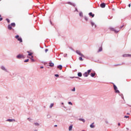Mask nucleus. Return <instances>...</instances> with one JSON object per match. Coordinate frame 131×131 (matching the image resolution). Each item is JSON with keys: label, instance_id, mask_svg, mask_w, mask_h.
<instances>
[{"label": "nucleus", "instance_id": "f257e3e1", "mask_svg": "<svg viewBox=\"0 0 131 131\" xmlns=\"http://www.w3.org/2000/svg\"><path fill=\"white\" fill-rule=\"evenodd\" d=\"M91 72V70H89L88 71V72H85V73H84L83 74V76H84V77H87L90 75Z\"/></svg>", "mask_w": 131, "mask_h": 131}, {"label": "nucleus", "instance_id": "f03ea898", "mask_svg": "<svg viewBox=\"0 0 131 131\" xmlns=\"http://www.w3.org/2000/svg\"><path fill=\"white\" fill-rule=\"evenodd\" d=\"M114 90L115 91L116 93H117V94L120 93V91L117 90V87L116 86V85H114Z\"/></svg>", "mask_w": 131, "mask_h": 131}, {"label": "nucleus", "instance_id": "7ed1b4c3", "mask_svg": "<svg viewBox=\"0 0 131 131\" xmlns=\"http://www.w3.org/2000/svg\"><path fill=\"white\" fill-rule=\"evenodd\" d=\"M25 58L24 56L21 54H19L17 56V59H21V58Z\"/></svg>", "mask_w": 131, "mask_h": 131}, {"label": "nucleus", "instance_id": "20e7f679", "mask_svg": "<svg viewBox=\"0 0 131 131\" xmlns=\"http://www.w3.org/2000/svg\"><path fill=\"white\" fill-rule=\"evenodd\" d=\"M77 54H78L79 55H80L81 57H84V55L81 54V52H80L79 50L76 51Z\"/></svg>", "mask_w": 131, "mask_h": 131}, {"label": "nucleus", "instance_id": "39448f33", "mask_svg": "<svg viewBox=\"0 0 131 131\" xmlns=\"http://www.w3.org/2000/svg\"><path fill=\"white\" fill-rule=\"evenodd\" d=\"M100 7L101 8H105L106 7V4L105 3H102L101 5H100Z\"/></svg>", "mask_w": 131, "mask_h": 131}, {"label": "nucleus", "instance_id": "423d86ee", "mask_svg": "<svg viewBox=\"0 0 131 131\" xmlns=\"http://www.w3.org/2000/svg\"><path fill=\"white\" fill-rule=\"evenodd\" d=\"M110 30L112 31H114L116 33H117L119 31H117L114 28H111Z\"/></svg>", "mask_w": 131, "mask_h": 131}, {"label": "nucleus", "instance_id": "0eeeda50", "mask_svg": "<svg viewBox=\"0 0 131 131\" xmlns=\"http://www.w3.org/2000/svg\"><path fill=\"white\" fill-rule=\"evenodd\" d=\"M90 128H94L95 127V125H94V123H93L91 125H90Z\"/></svg>", "mask_w": 131, "mask_h": 131}, {"label": "nucleus", "instance_id": "6e6552de", "mask_svg": "<svg viewBox=\"0 0 131 131\" xmlns=\"http://www.w3.org/2000/svg\"><path fill=\"white\" fill-rule=\"evenodd\" d=\"M12 26H11V25H8V30H12V27H11Z\"/></svg>", "mask_w": 131, "mask_h": 131}, {"label": "nucleus", "instance_id": "1a4fd4ad", "mask_svg": "<svg viewBox=\"0 0 131 131\" xmlns=\"http://www.w3.org/2000/svg\"><path fill=\"white\" fill-rule=\"evenodd\" d=\"M123 57H131V54H124Z\"/></svg>", "mask_w": 131, "mask_h": 131}, {"label": "nucleus", "instance_id": "9d476101", "mask_svg": "<svg viewBox=\"0 0 131 131\" xmlns=\"http://www.w3.org/2000/svg\"><path fill=\"white\" fill-rule=\"evenodd\" d=\"M89 15H90V16H92V17H94L95 16V15H94V14H93L92 12H90V13H89Z\"/></svg>", "mask_w": 131, "mask_h": 131}, {"label": "nucleus", "instance_id": "9b49d317", "mask_svg": "<svg viewBox=\"0 0 131 131\" xmlns=\"http://www.w3.org/2000/svg\"><path fill=\"white\" fill-rule=\"evenodd\" d=\"M49 66L51 67H53L54 66V63H52V62H49Z\"/></svg>", "mask_w": 131, "mask_h": 131}, {"label": "nucleus", "instance_id": "f8f14e48", "mask_svg": "<svg viewBox=\"0 0 131 131\" xmlns=\"http://www.w3.org/2000/svg\"><path fill=\"white\" fill-rule=\"evenodd\" d=\"M73 126L71 125L70 127H69V130L71 131L72 130Z\"/></svg>", "mask_w": 131, "mask_h": 131}, {"label": "nucleus", "instance_id": "ddd939ff", "mask_svg": "<svg viewBox=\"0 0 131 131\" xmlns=\"http://www.w3.org/2000/svg\"><path fill=\"white\" fill-rule=\"evenodd\" d=\"M17 40L20 41V42H23V40L22 38L19 37L18 39H17Z\"/></svg>", "mask_w": 131, "mask_h": 131}, {"label": "nucleus", "instance_id": "4468645a", "mask_svg": "<svg viewBox=\"0 0 131 131\" xmlns=\"http://www.w3.org/2000/svg\"><path fill=\"white\" fill-rule=\"evenodd\" d=\"M79 120H80V121H82L83 123H84L85 122V121L84 120V119H82V118H80L79 119Z\"/></svg>", "mask_w": 131, "mask_h": 131}, {"label": "nucleus", "instance_id": "2eb2a0df", "mask_svg": "<svg viewBox=\"0 0 131 131\" xmlns=\"http://www.w3.org/2000/svg\"><path fill=\"white\" fill-rule=\"evenodd\" d=\"M57 68L59 69L60 70H61L62 68V66H58Z\"/></svg>", "mask_w": 131, "mask_h": 131}, {"label": "nucleus", "instance_id": "dca6fc26", "mask_svg": "<svg viewBox=\"0 0 131 131\" xmlns=\"http://www.w3.org/2000/svg\"><path fill=\"white\" fill-rule=\"evenodd\" d=\"M11 26L13 27H15V24L13 23L11 24Z\"/></svg>", "mask_w": 131, "mask_h": 131}, {"label": "nucleus", "instance_id": "f3484780", "mask_svg": "<svg viewBox=\"0 0 131 131\" xmlns=\"http://www.w3.org/2000/svg\"><path fill=\"white\" fill-rule=\"evenodd\" d=\"M78 75L79 77H82V73H78Z\"/></svg>", "mask_w": 131, "mask_h": 131}, {"label": "nucleus", "instance_id": "a211bd4d", "mask_svg": "<svg viewBox=\"0 0 131 131\" xmlns=\"http://www.w3.org/2000/svg\"><path fill=\"white\" fill-rule=\"evenodd\" d=\"M53 105H54V103H51V105H50V108H52V107L53 106Z\"/></svg>", "mask_w": 131, "mask_h": 131}, {"label": "nucleus", "instance_id": "6ab92c4d", "mask_svg": "<svg viewBox=\"0 0 131 131\" xmlns=\"http://www.w3.org/2000/svg\"><path fill=\"white\" fill-rule=\"evenodd\" d=\"M95 73H91V76L92 77H94L95 76Z\"/></svg>", "mask_w": 131, "mask_h": 131}, {"label": "nucleus", "instance_id": "aec40b11", "mask_svg": "<svg viewBox=\"0 0 131 131\" xmlns=\"http://www.w3.org/2000/svg\"><path fill=\"white\" fill-rule=\"evenodd\" d=\"M79 59L80 61H83V59H82V58L81 57H80L79 58Z\"/></svg>", "mask_w": 131, "mask_h": 131}, {"label": "nucleus", "instance_id": "412c9836", "mask_svg": "<svg viewBox=\"0 0 131 131\" xmlns=\"http://www.w3.org/2000/svg\"><path fill=\"white\" fill-rule=\"evenodd\" d=\"M7 121L11 122H12L13 121V120H12V119H8Z\"/></svg>", "mask_w": 131, "mask_h": 131}, {"label": "nucleus", "instance_id": "4be33fe9", "mask_svg": "<svg viewBox=\"0 0 131 131\" xmlns=\"http://www.w3.org/2000/svg\"><path fill=\"white\" fill-rule=\"evenodd\" d=\"M34 125H36V126H39V125L38 123H35Z\"/></svg>", "mask_w": 131, "mask_h": 131}, {"label": "nucleus", "instance_id": "5701e85b", "mask_svg": "<svg viewBox=\"0 0 131 131\" xmlns=\"http://www.w3.org/2000/svg\"><path fill=\"white\" fill-rule=\"evenodd\" d=\"M102 51V48H100L99 50H98V52H101Z\"/></svg>", "mask_w": 131, "mask_h": 131}, {"label": "nucleus", "instance_id": "b1692460", "mask_svg": "<svg viewBox=\"0 0 131 131\" xmlns=\"http://www.w3.org/2000/svg\"><path fill=\"white\" fill-rule=\"evenodd\" d=\"M6 20L7 21L8 23H10V20L9 19L7 18Z\"/></svg>", "mask_w": 131, "mask_h": 131}, {"label": "nucleus", "instance_id": "393cba45", "mask_svg": "<svg viewBox=\"0 0 131 131\" xmlns=\"http://www.w3.org/2000/svg\"><path fill=\"white\" fill-rule=\"evenodd\" d=\"M91 25L92 27H94V26L95 25L94 23L93 22H91Z\"/></svg>", "mask_w": 131, "mask_h": 131}, {"label": "nucleus", "instance_id": "a878e982", "mask_svg": "<svg viewBox=\"0 0 131 131\" xmlns=\"http://www.w3.org/2000/svg\"><path fill=\"white\" fill-rule=\"evenodd\" d=\"M1 69H2L3 70H5V68L4 67H1Z\"/></svg>", "mask_w": 131, "mask_h": 131}, {"label": "nucleus", "instance_id": "bb28decb", "mask_svg": "<svg viewBox=\"0 0 131 131\" xmlns=\"http://www.w3.org/2000/svg\"><path fill=\"white\" fill-rule=\"evenodd\" d=\"M1 17H2V16H1V15H0V21H1L3 20V18Z\"/></svg>", "mask_w": 131, "mask_h": 131}, {"label": "nucleus", "instance_id": "cd10ccee", "mask_svg": "<svg viewBox=\"0 0 131 131\" xmlns=\"http://www.w3.org/2000/svg\"><path fill=\"white\" fill-rule=\"evenodd\" d=\"M84 19H85V21H88V18L87 17H85Z\"/></svg>", "mask_w": 131, "mask_h": 131}, {"label": "nucleus", "instance_id": "c85d7f7f", "mask_svg": "<svg viewBox=\"0 0 131 131\" xmlns=\"http://www.w3.org/2000/svg\"><path fill=\"white\" fill-rule=\"evenodd\" d=\"M15 38L18 39L19 37L18 35H16L15 36Z\"/></svg>", "mask_w": 131, "mask_h": 131}, {"label": "nucleus", "instance_id": "c756f323", "mask_svg": "<svg viewBox=\"0 0 131 131\" xmlns=\"http://www.w3.org/2000/svg\"><path fill=\"white\" fill-rule=\"evenodd\" d=\"M68 104H69V105H73L72 102H68Z\"/></svg>", "mask_w": 131, "mask_h": 131}, {"label": "nucleus", "instance_id": "7c9ffc66", "mask_svg": "<svg viewBox=\"0 0 131 131\" xmlns=\"http://www.w3.org/2000/svg\"><path fill=\"white\" fill-rule=\"evenodd\" d=\"M48 51H49V50H48V49H46L45 50V52H46V53H47Z\"/></svg>", "mask_w": 131, "mask_h": 131}, {"label": "nucleus", "instance_id": "2f4dec72", "mask_svg": "<svg viewBox=\"0 0 131 131\" xmlns=\"http://www.w3.org/2000/svg\"><path fill=\"white\" fill-rule=\"evenodd\" d=\"M28 61H29V59H28L25 60L24 61V62H28Z\"/></svg>", "mask_w": 131, "mask_h": 131}, {"label": "nucleus", "instance_id": "473e14b6", "mask_svg": "<svg viewBox=\"0 0 131 131\" xmlns=\"http://www.w3.org/2000/svg\"><path fill=\"white\" fill-rule=\"evenodd\" d=\"M72 91L75 92V88H74V89H73L72 90Z\"/></svg>", "mask_w": 131, "mask_h": 131}, {"label": "nucleus", "instance_id": "72a5a7b5", "mask_svg": "<svg viewBox=\"0 0 131 131\" xmlns=\"http://www.w3.org/2000/svg\"><path fill=\"white\" fill-rule=\"evenodd\" d=\"M129 117L127 116H125V117H124V118H128Z\"/></svg>", "mask_w": 131, "mask_h": 131}, {"label": "nucleus", "instance_id": "f704fd0d", "mask_svg": "<svg viewBox=\"0 0 131 131\" xmlns=\"http://www.w3.org/2000/svg\"><path fill=\"white\" fill-rule=\"evenodd\" d=\"M32 54L31 53H30L28 54V55H29V56H32Z\"/></svg>", "mask_w": 131, "mask_h": 131}, {"label": "nucleus", "instance_id": "c9c22d12", "mask_svg": "<svg viewBox=\"0 0 131 131\" xmlns=\"http://www.w3.org/2000/svg\"><path fill=\"white\" fill-rule=\"evenodd\" d=\"M55 76L56 77H58L59 76V75H58V74H55Z\"/></svg>", "mask_w": 131, "mask_h": 131}, {"label": "nucleus", "instance_id": "e433bc0d", "mask_svg": "<svg viewBox=\"0 0 131 131\" xmlns=\"http://www.w3.org/2000/svg\"><path fill=\"white\" fill-rule=\"evenodd\" d=\"M31 60H32V62L34 61V59H33V58H31Z\"/></svg>", "mask_w": 131, "mask_h": 131}, {"label": "nucleus", "instance_id": "4c0bfd02", "mask_svg": "<svg viewBox=\"0 0 131 131\" xmlns=\"http://www.w3.org/2000/svg\"><path fill=\"white\" fill-rule=\"evenodd\" d=\"M80 16H82V13H79Z\"/></svg>", "mask_w": 131, "mask_h": 131}, {"label": "nucleus", "instance_id": "58836bf2", "mask_svg": "<svg viewBox=\"0 0 131 131\" xmlns=\"http://www.w3.org/2000/svg\"><path fill=\"white\" fill-rule=\"evenodd\" d=\"M54 127H57V125H55Z\"/></svg>", "mask_w": 131, "mask_h": 131}, {"label": "nucleus", "instance_id": "ea45409f", "mask_svg": "<svg viewBox=\"0 0 131 131\" xmlns=\"http://www.w3.org/2000/svg\"><path fill=\"white\" fill-rule=\"evenodd\" d=\"M128 6L130 8V4H129V5H128Z\"/></svg>", "mask_w": 131, "mask_h": 131}, {"label": "nucleus", "instance_id": "a19ab883", "mask_svg": "<svg viewBox=\"0 0 131 131\" xmlns=\"http://www.w3.org/2000/svg\"><path fill=\"white\" fill-rule=\"evenodd\" d=\"M118 126H120V123H119L118 124Z\"/></svg>", "mask_w": 131, "mask_h": 131}, {"label": "nucleus", "instance_id": "79ce46f5", "mask_svg": "<svg viewBox=\"0 0 131 131\" xmlns=\"http://www.w3.org/2000/svg\"><path fill=\"white\" fill-rule=\"evenodd\" d=\"M40 68H41V69H43V67L41 66V67H40Z\"/></svg>", "mask_w": 131, "mask_h": 131}, {"label": "nucleus", "instance_id": "37998d69", "mask_svg": "<svg viewBox=\"0 0 131 131\" xmlns=\"http://www.w3.org/2000/svg\"><path fill=\"white\" fill-rule=\"evenodd\" d=\"M124 27V26H122L121 27V28H122V27Z\"/></svg>", "mask_w": 131, "mask_h": 131}, {"label": "nucleus", "instance_id": "c03bdc74", "mask_svg": "<svg viewBox=\"0 0 131 131\" xmlns=\"http://www.w3.org/2000/svg\"><path fill=\"white\" fill-rule=\"evenodd\" d=\"M119 66L118 64H117V65H115V66Z\"/></svg>", "mask_w": 131, "mask_h": 131}, {"label": "nucleus", "instance_id": "a18cd8bd", "mask_svg": "<svg viewBox=\"0 0 131 131\" xmlns=\"http://www.w3.org/2000/svg\"><path fill=\"white\" fill-rule=\"evenodd\" d=\"M127 115H129V113H127Z\"/></svg>", "mask_w": 131, "mask_h": 131}, {"label": "nucleus", "instance_id": "49530a36", "mask_svg": "<svg viewBox=\"0 0 131 131\" xmlns=\"http://www.w3.org/2000/svg\"><path fill=\"white\" fill-rule=\"evenodd\" d=\"M32 58L33 57V56H32Z\"/></svg>", "mask_w": 131, "mask_h": 131}, {"label": "nucleus", "instance_id": "de8ad7c7", "mask_svg": "<svg viewBox=\"0 0 131 131\" xmlns=\"http://www.w3.org/2000/svg\"><path fill=\"white\" fill-rule=\"evenodd\" d=\"M2 0H0V1H1Z\"/></svg>", "mask_w": 131, "mask_h": 131}, {"label": "nucleus", "instance_id": "09e8293b", "mask_svg": "<svg viewBox=\"0 0 131 131\" xmlns=\"http://www.w3.org/2000/svg\"><path fill=\"white\" fill-rule=\"evenodd\" d=\"M82 131H84V130H82Z\"/></svg>", "mask_w": 131, "mask_h": 131}]
</instances>
